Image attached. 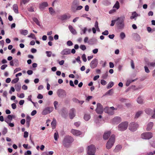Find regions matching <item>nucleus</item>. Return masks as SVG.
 Masks as SVG:
<instances>
[{
	"instance_id": "72a5a7b5",
	"label": "nucleus",
	"mask_w": 155,
	"mask_h": 155,
	"mask_svg": "<svg viewBox=\"0 0 155 155\" xmlns=\"http://www.w3.org/2000/svg\"><path fill=\"white\" fill-rule=\"evenodd\" d=\"M113 93V91L112 89H111L107 91L105 94V95H112Z\"/></svg>"
},
{
	"instance_id": "c9c22d12",
	"label": "nucleus",
	"mask_w": 155,
	"mask_h": 155,
	"mask_svg": "<svg viewBox=\"0 0 155 155\" xmlns=\"http://www.w3.org/2000/svg\"><path fill=\"white\" fill-rule=\"evenodd\" d=\"M114 83L113 82L111 81L107 85V89H109L111 87L114 85Z\"/></svg>"
},
{
	"instance_id": "6e6552de",
	"label": "nucleus",
	"mask_w": 155,
	"mask_h": 155,
	"mask_svg": "<svg viewBox=\"0 0 155 155\" xmlns=\"http://www.w3.org/2000/svg\"><path fill=\"white\" fill-rule=\"evenodd\" d=\"M104 108L100 103H97V107L96 109V112L99 114H101L103 112Z\"/></svg>"
},
{
	"instance_id": "aec40b11",
	"label": "nucleus",
	"mask_w": 155,
	"mask_h": 155,
	"mask_svg": "<svg viewBox=\"0 0 155 155\" xmlns=\"http://www.w3.org/2000/svg\"><path fill=\"white\" fill-rule=\"evenodd\" d=\"M134 39L136 41H138L140 40V37L139 35L137 33H134L133 34Z\"/></svg>"
},
{
	"instance_id": "bb28decb",
	"label": "nucleus",
	"mask_w": 155,
	"mask_h": 155,
	"mask_svg": "<svg viewBox=\"0 0 155 155\" xmlns=\"http://www.w3.org/2000/svg\"><path fill=\"white\" fill-rule=\"evenodd\" d=\"M122 147L121 145H117L116 147L115 148L114 150V151L115 152H118L121 149Z\"/></svg>"
},
{
	"instance_id": "0eeeda50",
	"label": "nucleus",
	"mask_w": 155,
	"mask_h": 155,
	"mask_svg": "<svg viewBox=\"0 0 155 155\" xmlns=\"http://www.w3.org/2000/svg\"><path fill=\"white\" fill-rule=\"evenodd\" d=\"M153 137V134L151 132H145L142 134L141 137L144 139H149Z\"/></svg>"
},
{
	"instance_id": "ea45409f",
	"label": "nucleus",
	"mask_w": 155,
	"mask_h": 155,
	"mask_svg": "<svg viewBox=\"0 0 155 155\" xmlns=\"http://www.w3.org/2000/svg\"><path fill=\"white\" fill-rule=\"evenodd\" d=\"M120 37L122 39H123L125 37L126 35L124 33L122 32L120 34Z\"/></svg>"
},
{
	"instance_id": "dca6fc26",
	"label": "nucleus",
	"mask_w": 155,
	"mask_h": 155,
	"mask_svg": "<svg viewBox=\"0 0 155 155\" xmlns=\"http://www.w3.org/2000/svg\"><path fill=\"white\" fill-rule=\"evenodd\" d=\"M57 93L58 96L60 97L62 96H65L66 95L65 91L61 89H59Z\"/></svg>"
},
{
	"instance_id": "39448f33",
	"label": "nucleus",
	"mask_w": 155,
	"mask_h": 155,
	"mask_svg": "<svg viewBox=\"0 0 155 155\" xmlns=\"http://www.w3.org/2000/svg\"><path fill=\"white\" fill-rule=\"evenodd\" d=\"M117 108H115L113 107H105L104 109V110L105 113H107L109 115H112L114 114V110H116Z\"/></svg>"
},
{
	"instance_id": "b1692460",
	"label": "nucleus",
	"mask_w": 155,
	"mask_h": 155,
	"mask_svg": "<svg viewBox=\"0 0 155 155\" xmlns=\"http://www.w3.org/2000/svg\"><path fill=\"white\" fill-rule=\"evenodd\" d=\"M145 113L149 115H151L153 114V110L150 108H147L145 110Z\"/></svg>"
},
{
	"instance_id": "79ce46f5",
	"label": "nucleus",
	"mask_w": 155,
	"mask_h": 155,
	"mask_svg": "<svg viewBox=\"0 0 155 155\" xmlns=\"http://www.w3.org/2000/svg\"><path fill=\"white\" fill-rule=\"evenodd\" d=\"M19 80L18 78H15L12 81V84L15 83L18 81Z\"/></svg>"
},
{
	"instance_id": "a18cd8bd",
	"label": "nucleus",
	"mask_w": 155,
	"mask_h": 155,
	"mask_svg": "<svg viewBox=\"0 0 155 155\" xmlns=\"http://www.w3.org/2000/svg\"><path fill=\"white\" fill-rule=\"evenodd\" d=\"M81 58L85 62L86 61L87 58L86 57V55L84 54L82 55L81 57Z\"/></svg>"
},
{
	"instance_id": "473e14b6",
	"label": "nucleus",
	"mask_w": 155,
	"mask_h": 155,
	"mask_svg": "<svg viewBox=\"0 0 155 155\" xmlns=\"http://www.w3.org/2000/svg\"><path fill=\"white\" fill-rule=\"evenodd\" d=\"M91 116L89 114H86L84 116V119L86 121L88 120L90 118Z\"/></svg>"
},
{
	"instance_id": "c85d7f7f",
	"label": "nucleus",
	"mask_w": 155,
	"mask_h": 155,
	"mask_svg": "<svg viewBox=\"0 0 155 155\" xmlns=\"http://www.w3.org/2000/svg\"><path fill=\"white\" fill-rule=\"evenodd\" d=\"M56 125V120L54 118L53 121L51 123V126L53 129L55 128Z\"/></svg>"
},
{
	"instance_id": "3c124183",
	"label": "nucleus",
	"mask_w": 155,
	"mask_h": 155,
	"mask_svg": "<svg viewBox=\"0 0 155 155\" xmlns=\"http://www.w3.org/2000/svg\"><path fill=\"white\" fill-rule=\"evenodd\" d=\"M100 83L101 84L104 85L107 84L106 81L104 80H101V81Z\"/></svg>"
},
{
	"instance_id": "7ed1b4c3",
	"label": "nucleus",
	"mask_w": 155,
	"mask_h": 155,
	"mask_svg": "<svg viewBox=\"0 0 155 155\" xmlns=\"http://www.w3.org/2000/svg\"><path fill=\"white\" fill-rule=\"evenodd\" d=\"M73 140V138L71 137L67 136L64 139L63 141V145L65 147H68L69 144L72 143Z\"/></svg>"
},
{
	"instance_id": "a211bd4d",
	"label": "nucleus",
	"mask_w": 155,
	"mask_h": 155,
	"mask_svg": "<svg viewBox=\"0 0 155 155\" xmlns=\"http://www.w3.org/2000/svg\"><path fill=\"white\" fill-rule=\"evenodd\" d=\"M68 28L69 30L72 34L75 35L77 34V33L76 30L74 28L72 25H69Z\"/></svg>"
},
{
	"instance_id": "2eb2a0df",
	"label": "nucleus",
	"mask_w": 155,
	"mask_h": 155,
	"mask_svg": "<svg viewBox=\"0 0 155 155\" xmlns=\"http://www.w3.org/2000/svg\"><path fill=\"white\" fill-rule=\"evenodd\" d=\"M48 6V5L47 2H43L40 4L39 8L41 10H43L46 7H47Z\"/></svg>"
},
{
	"instance_id": "c03bdc74",
	"label": "nucleus",
	"mask_w": 155,
	"mask_h": 155,
	"mask_svg": "<svg viewBox=\"0 0 155 155\" xmlns=\"http://www.w3.org/2000/svg\"><path fill=\"white\" fill-rule=\"evenodd\" d=\"M71 10L73 12H76V11L77 10L76 7L73 5L72 6V7L71 8Z\"/></svg>"
},
{
	"instance_id": "774afa93",
	"label": "nucleus",
	"mask_w": 155,
	"mask_h": 155,
	"mask_svg": "<svg viewBox=\"0 0 155 155\" xmlns=\"http://www.w3.org/2000/svg\"><path fill=\"white\" fill-rule=\"evenodd\" d=\"M153 113L151 116V118L155 119V108L153 110Z\"/></svg>"
},
{
	"instance_id": "e433bc0d",
	"label": "nucleus",
	"mask_w": 155,
	"mask_h": 155,
	"mask_svg": "<svg viewBox=\"0 0 155 155\" xmlns=\"http://www.w3.org/2000/svg\"><path fill=\"white\" fill-rule=\"evenodd\" d=\"M59 135L58 133L56 132L54 134V137L55 140L57 141L58 140V137Z\"/></svg>"
},
{
	"instance_id": "4468645a",
	"label": "nucleus",
	"mask_w": 155,
	"mask_h": 155,
	"mask_svg": "<svg viewBox=\"0 0 155 155\" xmlns=\"http://www.w3.org/2000/svg\"><path fill=\"white\" fill-rule=\"evenodd\" d=\"M75 116V110L74 109L72 108L70 110L69 116L71 119H73Z\"/></svg>"
},
{
	"instance_id": "f3484780",
	"label": "nucleus",
	"mask_w": 155,
	"mask_h": 155,
	"mask_svg": "<svg viewBox=\"0 0 155 155\" xmlns=\"http://www.w3.org/2000/svg\"><path fill=\"white\" fill-rule=\"evenodd\" d=\"M121 121V118L119 117H114L112 120V122L114 124H117Z\"/></svg>"
},
{
	"instance_id": "423d86ee",
	"label": "nucleus",
	"mask_w": 155,
	"mask_h": 155,
	"mask_svg": "<svg viewBox=\"0 0 155 155\" xmlns=\"http://www.w3.org/2000/svg\"><path fill=\"white\" fill-rule=\"evenodd\" d=\"M128 126V123L127 122H124L121 123L118 126V130L123 131L125 130Z\"/></svg>"
},
{
	"instance_id": "20e7f679",
	"label": "nucleus",
	"mask_w": 155,
	"mask_h": 155,
	"mask_svg": "<svg viewBox=\"0 0 155 155\" xmlns=\"http://www.w3.org/2000/svg\"><path fill=\"white\" fill-rule=\"evenodd\" d=\"M87 149V153L88 155H95V153L96 149L94 145L92 144L88 146Z\"/></svg>"
},
{
	"instance_id": "0e129e2a",
	"label": "nucleus",
	"mask_w": 155,
	"mask_h": 155,
	"mask_svg": "<svg viewBox=\"0 0 155 155\" xmlns=\"http://www.w3.org/2000/svg\"><path fill=\"white\" fill-rule=\"evenodd\" d=\"M28 11L31 12H34L33 8L32 7H31L28 8Z\"/></svg>"
},
{
	"instance_id": "4c0bfd02",
	"label": "nucleus",
	"mask_w": 155,
	"mask_h": 155,
	"mask_svg": "<svg viewBox=\"0 0 155 155\" xmlns=\"http://www.w3.org/2000/svg\"><path fill=\"white\" fill-rule=\"evenodd\" d=\"M81 30H82V32H81V34L82 35L83 34H84L86 33V31L87 30V29L86 27H84L83 28H81Z\"/></svg>"
},
{
	"instance_id": "4be33fe9",
	"label": "nucleus",
	"mask_w": 155,
	"mask_h": 155,
	"mask_svg": "<svg viewBox=\"0 0 155 155\" xmlns=\"http://www.w3.org/2000/svg\"><path fill=\"white\" fill-rule=\"evenodd\" d=\"M71 17V15L69 14L68 15L64 14L61 17V19L62 20H67L69 19Z\"/></svg>"
},
{
	"instance_id": "09e8293b",
	"label": "nucleus",
	"mask_w": 155,
	"mask_h": 155,
	"mask_svg": "<svg viewBox=\"0 0 155 155\" xmlns=\"http://www.w3.org/2000/svg\"><path fill=\"white\" fill-rule=\"evenodd\" d=\"M80 48L82 50H85L86 48L85 46L84 45H81L80 46Z\"/></svg>"
},
{
	"instance_id": "2f4dec72",
	"label": "nucleus",
	"mask_w": 155,
	"mask_h": 155,
	"mask_svg": "<svg viewBox=\"0 0 155 155\" xmlns=\"http://www.w3.org/2000/svg\"><path fill=\"white\" fill-rule=\"evenodd\" d=\"M137 103L140 104H142L143 103V100L142 97H138L137 100Z\"/></svg>"
},
{
	"instance_id": "de8ad7c7",
	"label": "nucleus",
	"mask_w": 155,
	"mask_h": 155,
	"mask_svg": "<svg viewBox=\"0 0 155 155\" xmlns=\"http://www.w3.org/2000/svg\"><path fill=\"white\" fill-rule=\"evenodd\" d=\"M46 53L47 54V55L48 57H50L51 56L52 52L51 51H46Z\"/></svg>"
},
{
	"instance_id": "5fc2aeb1",
	"label": "nucleus",
	"mask_w": 155,
	"mask_h": 155,
	"mask_svg": "<svg viewBox=\"0 0 155 155\" xmlns=\"http://www.w3.org/2000/svg\"><path fill=\"white\" fill-rule=\"evenodd\" d=\"M131 83V80H128L127 81L126 83V85L127 86H129L130 84Z\"/></svg>"
},
{
	"instance_id": "f704fd0d",
	"label": "nucleus",
	"mask_w": 155,
	"mask_h": 155,
	"mask_svg": "<svg viewBox=\"0 0 155 155\" xmlns=\"http://www.w3.org/2000/svg\"><path fill=\"white\" fill-rule=\"evenodd\" d=\"M120 7L119 3L118 1H117L113 6V8H115L117 9H118Z\"/></svg>"
},
{
	"instance_id": "e2e57ef3",
	"label": "nucleus",
	"mask_w": 155,
	"mask_h": 155,
	"mask_svg": "<svg viewBox=\"0 0 155 155\" xmlns=\"http://www.w3.org/2000/svg\"><path fill=\"white\" fill-rule=\"evenodd\" d=\"M7 67V64H5L2 65L1 67V69L2 70H4Z\"/></svg>"
},
{
	"instance_id": "052dcab7",
	"label": "nucleus",
	"mask_w": 155,
	"mask_h": 155,
	"mask_svg": "<svg viewBox=\"0 0 155 155\" xmlns=\"http://www.w3.org/2000/svg\"><path fill=\"white\" fill-rule=\"evenodd\" d=\"M108 34L109 32L107 30H105L102 33V34L104 35H107Z\"/></svg>"
},
{
	"instance_id": "5701e85b",
	"label": "nucleus",
	"mask_w": 155,
	"mask_h": 155,
	"mask_svg": "<svg viewBox=\"0 0 155 155\" xmlns=\"http://www.w3.org/2000/svg\"><path fill=\"white\" fill-rule=\"evenodd\" d=\"M140 15L137 14L136 12H134L132 13V15L130 17V18L131 19H134L135 20H136V18L137 16H139Z\"/></svg>"
},
{
	"instance_id": "f03ea898",
	"label": "nucleus",
	"mask_w": 155,
	"mask_h": 155,
	"mask_svg": "<svg viewBox=\"0 0 155 155\" xmlns=\"http://www.w3.org/2000/svg\"><path fill=\"white\" fill-rule=\"evenodd\" d=\"M115 141V135H111L106 144V147L107 149H110L113 146Z\"/></svg>"
},
{
	"instance_id": "393cba45",
	"label": "nucleus",
	"mask_w": 155,
	"mask_h": 155,
	"mask_svg": "<svg viewBox=\"0 0 155 155\" xmlns=\"http://www.w3.org/2000/svg\"><path fill=\"white\" fill-rule=\"evenodd\" d=\"M12 7L14 12L16 14L18 13V7L17 5L15 4L13 5Z\"/></svg>"
},
{
	"instance_id": "37998d69",
	"label": "nucleus",
	"mask_w": 155,
	"mask_h": 155,
	"mask_svg": "<svg viewBox=\"0 0 155 155\" xmlns=\"http://www.w3.org/2000/svg\"><path fill=\"white\" fill-rule=\"evenodd\" d=\"M49 12L51 14H53L55 12L52 8H49Z\"/></svg>"
},
{
	"instance_id": "69168bd1",
	"label": "nucleus",
	"mask_w": 155,
	"mask_h": 155,
	"mask_svg": "<svg viewBox=\"0 0 155 155\" xmlns=\"http://www.w3.org/2000/svg\"><path fill=\"white\" fill-rule=\"evenodd\" d=\"M116 21H117V20H112L111 21V24H110V26H114V24H115V22Z\"/></svg>"
},
{
	"instance_id": "9d476101",
	"label": "nucleus",
	"mask_w": 155,
	"mask_h": 155,
	"mask_svg": "<svg viewBox=\"0 0 155 155\" xmlns=\"http://www.w3.org/2000/svg\"><path fill=\"white\" fill-rule=\"evenodd\" d=\"M54 108L53 107H48L45 108L42 112L43 115H46L50 113L53 110Z\"/></svg>"
},
{
	"instance_id": "f8f14e48",
	"label": "nucleus",
	"mask_w": 155,
	"mask_h": 155,
	"mask_svg": "<svg viewBox=\"0 0 155 155\" xmlns=\"http://www.w3.org/2000/svg\"><path fill=\"white\" fill-rule=\"evenodd\" d=\"M71 132L73 135L76 136H79L82 134V132L80 130L74 129H72Z\"/></svg>"
},
{
	"instance_id": "a19ab883",
	"label": "nucleus",
	"mask_w": 155,
	"mask_h": 155,
	"mask_svg": "<svg viewBox=\"0 0 155 155\" xmlns=\"http://www.w3.org/2000/svg\"><path fill=\"white\" fill-rule=\"evenodd\" d=\"M28 38H32L34 39H36V38L35 36V35L32 33H31L30 35H28Z\"/></svg>"
},
{
	"instance_id": "58836bf2",
	"label": "nucleus",
	"mask_w": 155,
	"mask_h": 155,
	"mask_svg": "<svg viewBox=\"0 0 155 155\" xmlns=\"http://www.w3.org/2000/svg\"><path fill=\"white\" fill-rule=\"evenodd\" d=\"M34 21L38 25H40V22L37 18H34L33 19Z\"/></svg>"
},
{
	"instance_id": "c756f323",
	"label": "nucleus",
	"mask_w": 155,
	"mask_h": 155,
	"mask_svg": "<svg viewBox=\"0 0 155 155\" xmlns=\"http://www.w3.org/2000/svg\"><path fill=\"white\" fill-rule=\"evenodd\" d=\"M147 65L149 67H155V62H148L147 63Z\"/></svg>"
},
{
	"instance_id": "cd10ccee",
	"label": "nucleus",
	"mask_w": 155,
	"mask_h": 155,
	"mask_svg": "<svg viewBox=\"0 0 155 155\" xmlns=\"http://www.w3.org/2000/svg\"><path fill=\"white\" fill-rule=\"evenodd\" d=\"M20 33L24 35H26L28 33V31L27 30L21 29L20 30Z\"/></svg>"
},
{
	"instance_id": "f257e3e1",
	"label": "nucleus",
	"mask_w": 155,
	"mask_h": 155,
	"mask_svg": "<svg viewBox=\"0 0 155 155\" xmlns=\"http://www.w3.org/2000/svg\"><path fill=\"white\" fill-rule=\"evenodd\" d=\"M125 19L124 16H121L117 19V22L116 23L118 28L120 29H123L124 26V21Z\"/></svg>"
},
{
	"instance_id": "8fccbe9b",
	"label": "nucleus",
	"mask_w": 155,
	"mask_h": 155,
	"mask_svg": "<svg viewBox=\"0 0 155 155\" xmlns=\"http://www.w3.org/2000/svg\"><path fill=\"white\" fill-rule=\"evenodd\" d=\"M54 107L55 109L57 110V106L58 104V102L57 101H54Z\"/></svg>"
},
{
	"instance_id": "6ab92c4d",
	"label": "nucleus",
	"mask_w": 155,
	"mask_h": 155,
	"mask_svg": "<svg viewBox=\"0 0 155 155\" xmlns=\"http://www.w3.org/2000/svg\"><path fill=\"white\" fill-rule=\"evenodd\" d=\"M111 132L110 131H107L105 132L103 135V138L104 140H107L110 136Z\"/></svg>"
},
{
	"instance_id": "6e6d98bb",
	"label": "nucleus",
	"mask_w": 155,
	"mask_h": 155,
	"mask_svg": "<svg viewBox=\"0 0 155 155\" xmlns=\"http://www.w3.org/2000/svg\"><path fill=\"white\" fill-rule=\"evenodd\" d=\"M94 26L96 29H99V28L98 26V22L97 21H96L95 22Z\"/></svg>"
},
{
	"instance_id": "9b49d317",
	"label": "nucleus",
	"mask_w": 155,
	"mask_h": 155,
	"mask_svg": "<svg viewBox=\"0 0 155 155\" xmlns=\"http://www.w3.org/2000/svg\"><path fill=\"white\" fill-rule=\"evenodd\" d=\"M97 60L96 58L94 59L90 63V67L92 68H94L97 66Z\"/></svg>"
},
{
	"instance_id": "1a4fd4ad",
	"label": "nucleus",
	"mask_w": 155,
	"mask_h": 155,
	"mask_svg": "<svg viewBox=\"0 0 155 155\" xmlns=\"http://www.w3.org/2000/svg\"><path fill=\"white\" fill-rule=\"evenodd\" d=\"M138 127V124L134 122H132L129 125V129L132 131H134L136 130Z\"/></svg>"
},
{
	"instance_id": "7c9ffc66",
	"label": "nucleus",
	"mask_w": 155,
	"mask_h": 155,
	"mask_svg": "<svg viewBox=\"0 0 155 155\" xmlns=\"http://www.w3.org/2000/svg\"><path fill=\"white\" fill-rule=\"evenodd\" d=\"M15 87L16 90L18 92L20 91L21 85L20 84H17L15 85Z\"/></svg>"
},
{
	"instance_id": "49530a36",
	"label": "nucleus",
	"mask_w": 155,
	"mask_h": 155,
	"mask_svg": "<svg viewBox=\"0 0 155 155\" xmlns=\"http://www.w3.org/2000/svg\"><path fill=\"white\" fill-rule=\"evenodd\" d=\"M108 76V73L107 72H106L104 74L102 75V78L103 79H106L107 78Z\"/></svg>"
},
{
	"instance_id": "603ef678",
	"label": "nucleus",
	"mask_w": 155,
	"mask_h": 155,
	"mask_svg": "<svg viewBox=\"0 0 155 155\" xmlns=\"http://www.w3.org/2000/svg\"><path fill=\"white\" fill-rule=\"evenodd\" d=\"M145 71L147 73H149L150 72V71L149 70L147 66H145L144 67Z\"/></svg>"
},
{
	"instance_id": "bf43d9fd",
	"label": "nucleus",
	"mask_w": 155,
	"mask_h": 155,
	"mask_svg": "<svg viewBox=\"0 0 155 155\" xmlns=\"http://www.w3.org/2000/svg\"><path fill=\"white\" fill-rule=\"evenodd\" d=\"M37 98L38 99H42L43 98V96L40 94H39L37 96Z\"/></svg>"
},
{
	"instance_id": "4d7b16f0",
	"label": "nucleus",
	"mask_w": 155,
	"mask_h": 155,
	"mask_svg": "<svg viewBox=\"0 0 155 155\" xmlns=\"http://www.w3.org/2000/svg\"><path fill=\"white\" fill-rule=\"evenodd\" d=\"M21 70V68H15L14 71V73H16L17 72Z\"/></svg>"
},
{
	"instance_id": "680f3d73",
	"label": "nucleus",
	"mask_w": 155,
	"mask_h": 155,
	"mask_svg": "<svg viewBox=\"0 0 155 155\" xmlns=\"http://www.w3.org/2000/svg\"><path fill=\"white\" fill-rule=\"evenodd\" d=\"M28 133L27 131H25L24 132V138H27L28 137Z\"/></svg>"
},
{
	"instance_id": "864d4df0",
	"label": "nucleus",
	"mask_w": 155,
	"mask_h": 155,
	"mask_svg": "<svg viewBox=\"0 0 155 155\" xmlns=\"http://www.w3.org/2000/svg\"><path fill=\"white\" fill-rule=\"evenodd\" d=\"M7 129L5 127L2 131V134L3 135H5L7 133Z\"/></svg>"
},
{
	"instance_id": "338daca9",
	"label": "nucleus",
	"mask_w": 155,
	"mask_h": 155,
	"mask_svg": "<svg viewBox=\"0 0 155 155\" xmlns=\"http://www.w3.org/2000/svg\"><path fill=\"white\" fill-rule=\"evenodd\" d=\"M37 113V111L36 110H33L31 113V116H34Z\"/></svg>"
},
{
	"instance_id": "412c9836",
	"label": "nucleus",
	"mask_w": 155,
	"mask_h": 155,
	"mask_svg": "<svg viewBox=\"0 0 155 155\" xmlns=\"http://www.w3.org/2000/svg\"><path fill=\"white\" fill-rule=\"evenodd\" d=\"M153 125V122H149L147 125L146 130L147 131H150L152 129Z\"/></svg>"
},
{
	"instance_id": "a878e982",
	"label": "nucleus",
	"mask_w": 155,
	"mask_h": 155,
	"mask_svg": "<svg viewBox=\"0 0 155 155\" xmlns=\"http://www.w3.org/2000/svg\"><path fill=\"white\" fill-rule=\"evenodd\" d=\"M143 111L141 110H140L137 111L135 114V116L134 117L135 118H137L139 117H140L141 115L143 114Z\"/></svg>"
},
{
	"instance_id": "13d9d810",
	"label": "nucleus",
	"mask_w": 155,
	"mask_h": 155,
	"mask_svg": "<svg viewBox=\"0 0 155 155\" xmlns=\"http://www.w3.org/2000/svg\"><path fill=\"white\" fill-rule=\"evenodd\" d=\"M67 44L68 46H71L73 45V43L71 41H68L67 42Z\"/></svg>"
},
{
	"instance_id": "ddd939ff",
	"label": "nucleus",
	"mask_w": 155,
	"mask_h": 155,
	"mask_svg": "<svg viewBox=\"0 0 155 155\" xmlns=\"http://www.w3.org/2000/svg\"><path fill=\"white\" fill-rule=\"evenodd\" d=\"M71 53V49L69 48H66L63 50L60 53L62 55H67L70 54Z\"/></svg>"
}]
</instances>
